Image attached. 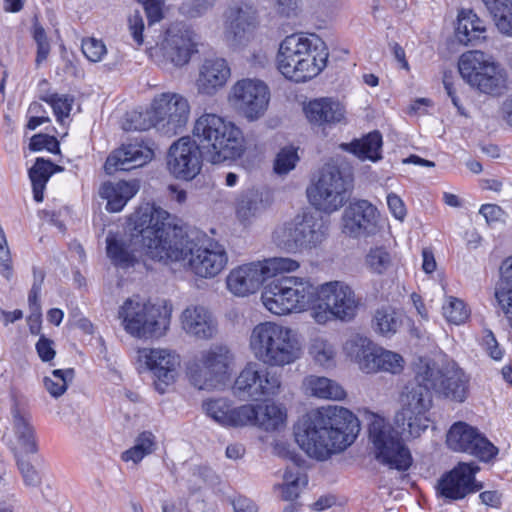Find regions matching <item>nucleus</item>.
Returning a JSON list of instances; mask_svg holds the SVG:
<instances>
[{
    "instance_id": "obj_1",
    "label": "nucleus",
    "mask_w": 512,
    "mask_h": 512,
    "mask_svg": "<svg viewBox=\"0 0 512 512\" xmlns=\"http://www.w3.org/2000/svg\"><path fill=\"white\" fill-rule=\"evenodd\" d=\"M170 218L167 211L155 205H147L135 214V229L151 259L165 264L180 263L201 278L220 274L228 263L225 247L206 235H179Z\"/></svg>"
},
{
    "instance_id": "obj_2",
    "label": "nucleus",
    "mask_w": 512,
    "mask_h": 512,
    "mask_svg": "<svg viewBox=\"0 0 512 512\" xmlns=\"http://www.w3.org/2000/svg\"><path fill=\"white\" fill-rule=\"evenodd\" d=\"M360 431L358 418L348 409L338 406L313 410L294 427L295 440L307 455L325 460L333 453L350 446Z\"/></svg>"
},
{
    "instance_id": "obj_3",
    "label": "nucleus",
    "mask_w": 512,
    "mask_h": 512,
    "mask_svg": "<svg viewBox=\"0 0 512 512\" xmlns=\"http://www.w3.org/2000/svg\"><path fill=\"white\" fill-rule=\"evenodd\" d=\"M328 56V49L319 37L292 34L280 44L277 66L285 78L305 82L326 67Z\"/></svg>"
},
{
    "instance_id": "obj_4",
    "label": "nucleus",
    "mask_w": 512,
    "mask_h": 512,
    "mask_svg": "<svg viewBox=\"0 0 512 512\" xmlns=\"http://www.w3.org/2000/svg\"><path fill=\"white\" fill-rule=\"evenodd\" d=\"M193 139L203 149L204 158L212 164L235 160L245 151V140L239 127L223 117L204 113L193 126Z\"/></svg>"
},
{
    "instance_id": "obj_5",
    "label": "nucleus",
    "mask_w": 512,
    "mask_h": 512,
    "mask_svg": "<svg viewBox=\"0 0 512 512\" xmlns=\"http://www.w3.org/2000/svg\"><path fill=\"white\" fill-rule=\"evenodd\" d=\"M249 345L255 359L268 368L290 365L302 355L301 345L292 329L273 322L256 325Z\"/></svg>"
},
{
    "instance_id": "obj_6",
    "label": "nucleus",
    "mask_w": 512,
    "mask_h": 512,
    "mask_svg": "<svg viewBox=\"0 0 512 512\" xmlns=\"http://www.w3.org/2000/svg\"><path fill=\"white\" fill-rule=\"evenodd\" d=\"M318 289L304 278L283 276L273 279L262 292L263 305L275 315L301 312L315 302Z\"/></svg>"
},
{
    "instance_id": "obj_7",
    "label": "nucleus",
    "mask_w": 512,
    "mask_h": 512,
    "mask_svg": "<svg viewBox=\"0 0 512 512\" xmlns=\"http://www.w3.org/2000/svg\"><path fill=\"white\" fill-rule=\"evenodd\" d=\"M432 391L428 381L418 379L417 364L414 381L406 386L401 397V410L395 415V424L404 435L417 438L428 428L430 419L427 413L433 404Z\"/></svg>"
},
{
    "instance_id": "obj_8",
    "label": "nucleus",
    "mask_w": 512,
    "mask_h": 512,
    "mask_svg": "<svg viewBox=\"0 0 512 512\" xmlns=\"http://www.w3.org/2000/svg\"><path fill=\"white\" fill-rule=\"evenodd\" d=\"M458 68L464 81L480 93L500 96L507 89L505 69L482 51L463 53Z\"/></svg>"
},
{
    "instance_id": "obj_9",
    "label": "nucleus",
    "mask_w": 512,
    "mask_h": 512,
    "mask_svg": "<svg viewBox=\"0 0 512 512\" xmlns=\"http://www.w3.org/2000/svg\"><path fill=\"white\" fill-rule=\"evenodd\" d=\"M409 438L381 417H375L369 425V440L374 457L390 469L406 471L411 467L412 456L404 442Z\"/></svg>"
},
{
    "instance_id": "obj_10",
    "label": "nucleus",
    "mask_w": 512,
    "mask_h": 512,
    "mask_svg": "<svg viewBox=\"0 0 512 512\" xmlns=\"http://www.w3.org/2000/svg\"><path fill=\"white\" fill-rule=\"evenodd\" d=\"M418 379L428 381L433 391L445 399L463 403L469 393V377L454 361L437 365L429 359H420Z\"/></svg>"
},
{
    "instance_id": "obj_11",
    "label": "nucleus",
    "mask_w": 512,
    "mask_h": 512,
    "mask_svg": "<svg viewBox=\"0 0 512 512\" xmlns=\"http://www.w3.org/2000/svg\"><path fill=\"white\" fill-rule=\"evenodd\" d=\"M351 182L336 165L326 164L319 171L317 180L307 189L308 199L316 210L331 214L348 201Z\"/></svg>"
},
{
    "instance_id": "obj_12",
    "label": "nucleus",
    "mask_w": 512,
    "mask_h": 512,
    "mask_svg": "<svg viewBox=\"0 0 512 512\" xmlns=\"http://www.w3.org/2000/svg\"><path fill=\"white\" fill-rule=\"evenodd\" d=\"M344 351L366 373L384 371L398 374L404 368V359L399 353L378 347L359 334L347 339Z\"/></svg>"
},
{
    "instance_id": "obj_13",
    "label": "nucleus",
    "mask_w": 512,
    "mask_h": 512,
    "mask_svg": "<svg viewBox=\"0 0 512 512\" xmlns=\"http://www.w3.org/2000/svg\"><path fill=\"white\" fill-rule=\"evenodd\" d=\"M124 330L133 337H160L166 332L169 320L161 309L150 303L127 299L118 311Z\"/></svg>"
},
{
    "instance_id": "obj_14",
    "label": "nucleus",
    "mask_w": 512,
    "mask_h": 512,
    "mask_svg": "<svg viewBox=\"0 0 512 512\" xmlns=\"http://www.w3.org/2000/svg\"><path fill=\"white\" fill-rule=\"evenodd\" d=\"M328 235V221L317 212L304 213L277 232L278 245L296 252L320 245Z\"/></svg>"
},
{
    "instance_id": "obj_15",
    "label": "nucleus",
    "mask_w": 512,
    "mask_h": 512,
    "mask_svg": "<svg viewBox=\"0 0 512 512\" xmlns=\"http://www.w3.org/2000/svg\"><path fill=\"white\" fill-rule=\"evenodd\" d=\"M280 388V374L268 367L250 362L235 379L232 391L240 400L262 401L277 395Z\"/></svg>"
},
{
    "instance_id": "obj_16",
    "label": "nucleus",
    "mask_w": 512,
    "mask_h": 512,
    "mask_svg": "<svg viewBox=\"0 0 512 512\" xmlns=\"http://www.w3.org/2000/svg\"><path fill=\"white\" fill-rule=\"evenodd\" d=\"M259 25L256 6L249 1L230 3L223 13V39L233 49L247 45Z\"/></svg>"
},
{
    "instance_id": "obj_17",
    "label": "nucleus",
    "mask_w": 512,
    "mask_h": 512,
    "mask_svg": "<svg viewBox=\"0 0 512 512\" xmlns=\"http://www.w3.org/2000/svg\"><path fill=\"white\" fill-rule=\"evenodd\" d=\"M150 113L154 118V128L168 137L180 134L185 128L190 114L187 99L172 92L161 93L154 97Z\"/></svg>"
},
{
    "instance_id": "obj_18",
    "label": "nucleus",
    "mask_w": 512,
    "mask_h": 512,
    "mask_svg": "<svg viewBox=\"0 0 512 512\" xmlns=\"http://www.w3.org/2000/svg\"><path fill=\"white\" fill-rule=\"evenodd\" d=\"M197 52L193 32L188 28H171L160 45L151 48L150 56L162 68L182 67Z\"/></svg>"
},
{
    "instance_id": "obj_19",
    "label": "nucleus",
    "mask_w": 512,
    "mask_h": 512,
    "mask_svg": "<svg viewBox=\"0 0 512 512\" xmlns=\"http://www.w3.org/2000/svg\"><path fill=\"white\" fill-rule=\"evenodd\" d=\"M269 99L268 86L261 80L250 78L237 81L228 97L230 104L250 121L264 115Z\"/></svg>"
},
{
    "instance_id": "obj_20",
    "label": "nucleus",
    "mask_w": 512,
    "mask_h": 512,
    "mask_svg": "<svg viewBox=\"0 0 512 512\" xmlns=\"http://www.w3.org/2000/svg\"><path fill=\"white\" fill-rule=\"evenodd\" d=\"M446 443L451 450L473 455L484 462L490 461L498 453V448L477 428L462 421L450 427Z\"/></svg>"
},
{
    "instance_id": "obj_21",
    "label": "nucleus",
    "mask_w": 512,
    "mask_h": 512,
    "mask_svg": "<svg viewBox=\"0 0 512 512\" xmlns=\"http://www.w3.org/2000/svg\"><path fill=\"white\" fill-rule=\"evenodd\" d=\"M203 160V149L194 139L184 136L170 146L167 167L175 178L192 180L200 173Z\"/></svg>"
},
{
    "instance_id": "obj_22",
    "label": "nucleus",
    "mask_w": 512,
    "mask_h": 512,
    "mask_svg": "<svg viewBox=\"0 0 512 512\" xmlns=\"http://www.w3.org/2000/svg\"><path fill=\"white\" fill-rule=\"evenodd\" d=\"M480 467L474 462H459L438 481L437 495L448 501L464 499L467 495L480 491L483 483L476 480Z\"/></svg>"
},
{
    "instance_id": "obj_23",
    "label": "nucleus",
    "mask_w": 512,
    "mask_h": 512,
    "mask_svg": "<svg viewBox=\"0 0 512 512\" xmlns=\"http://www.w3.org/2000/svg\"><path fill=\"white\" fill-rule=\"evenodd\" d=\"M229 350L216 345L203 351L200 366L191 373V381L200 390H210L222 385L227 374Z\"/></svg>"
},
{
    "instance_id": "obj_24",
    "label": "nucleus",
    "mask_w": 512,
    "mask_h": 512,
    "mask_svg": "<svg viewBox=\"0 0 512 512\" xmlns=\"http://www.w3.org/2000/svg\"><path fill=\"white\" fill-rule=\"evenodd\" d=\"M138 359L153 374L156 390L163 394L169 385L173 384L180 357L175 352L165 348L144 347L138 350Z\"/></svg>"
},
{
    "instance_id": "obj_25",
    "label": "nucleus",
    "mask_w": 512,
    "mask_h": 512,
    "mask_svg": "<svg viewBox=\"0 0 512 512\" xmlns=\"http://www.w3.org/2000/svg\"><path fill=\"white\" fill-rule=\"evenodd\" d=\"M317 297L323 305L332 309L336 319L350 321L357 313L359 300L352 288L345 283L339 281L325 283L318 290Z\"/></svg>"
},
{
    "instance_id": "obj_26",
    "label": "nucleus",
    "mask_w": 512,
    "mask_h": 512,
    "mask_svg": "<svg viewBox=\"0 0 512 512\" xmlns=\"http://www.w3.org/2000/svg\"><path fill=\"white\" fill-rule=\"evenodd\" d=\"M154 157L153 149L143 141L122 145L106 159L105 170L108 174L115 171H129L150 162Z\"/></svg>"
},
{
    "instance_id": "obj_27",
    "label": "nucleus",
    "mask_w": 512,
    "mask_h": 512,
    "mask_svg": "<svg viewBox=\"0 0 512 512\" xmlns=\"http://www.w3.org/2000/svg\"><path fill=\"white\" fill-rule=\"evenodd\" d=\"M376 219L377 209L367 200L350 203L342 217L343 232L353 238L367 235L375 229Z\"/></svg>"
},
{
    "instance_id": "obj_28",
    "label": "nucleus",
    "mask_w": 512,
    "mask_h": 512,
    "mask_svg": "<svg viewBox=\"0 0 512 512\" xmlns=\"http://www.w3.org/2000/svg\"><path fill=\"white\" fill-rule=\"evenodd\" d=\"M266 280L261 261L243 264L232 269L227 276V288L236 296L256 292Z\"/></svg>"
},
{
    "instance_id": "obj_29",
    "label": "nucleus",
    "mask_w": 512,
    "mask_h": 512,
    "mask_svg": "<svg viewBox=\"0 0 512 512\" xmlns=\"http://www.w3.org/2000/svg\"><path fill=\"white\" fill-rule=\"evenodd\" d=\"M148 204L145 205V207ZM144 208V206L139 207L130 217V222L133 225V233H132V239L129 242L117 239L112 236H107L106 243H107V255L110 258L111 262L118 267L121 268H128L134 266V264L137 262V254L136 250L132 247L133 243L141 244L142 252L151 258L145 250V247L142 242V237L140 233L135 229V222L134 217L135 214L140 210Z\"/></svg>"
},
{
    "instance_id": "obj_30",
    "label": "nucleus",
    "mask_w": 512,
    "mask_h": 512,
    "mask_svg": "<svg viewBox=\"0 0 512 512\" xmlns=\"http://www.w3.org/2000/svg\"><path fill=\"white\" fill-rule=\"evenodd\" d=\"M181 324L187 334L198 339H211L217 332L216 320L203 306L187 307L182 312Z\"/></svg>"
},
{
    "instance_id": "obj_31",
    "label": "nucleus",
    "mask_w": 512,
    "mask_h": 512,
    "mask_svg": "<svg viewBox=\"0 0 512 512\" xmlns=\"http://www.w3.org/2000/svg\"><path fill=\"white\" fill-rule=\"evenodd\" d=\"M230 77V68L223 58L206 59L200 67L196 84L200 93L214 94Z\"/></svg>"
},
{
    "instance_id": "obj_32",
    "label": "nucleus",
    "mask_w": 512,
    "mask_h": 512,
    "mask_svg": "<svg viewBox=\"0 0 512 512\" xmlns=\"http://www.w3.org/2000/svg\"><path fill=\"white\" fill-rule=\"evenodd\" d=\"M269 205V199L263 192L257 189H247L242 191L236 199V217L242 225H250L266 211Z\"/></svg>"
},
{
    "instance_id": "obj_33",
    "label": "nucleus",
    "mask_w": 512,
    "mask_h": 512,
    "mask_svg": "<svg viewBox=\"0 0 512 512\" xmlns=\"http://www.w3.org/2000/svg\"><path fill=\"white\" fill-rule=\"evenodd\" d=\"M308 121L313 125H331L340 122L344 118V108L331 98H320L310 101L304 107Z\"/></svg>"
},
{
    "instance_id": "obj_34",
    "label": "nucleus",
    "mask_w": 512,
    "mask_h": 512,
    "mask_svg": "<svg viewBox=\"0 0 512 512\" xmlns=\"http://www.w3.org/2000/svg\"><path fill=\"white\" fill-rule=\"evenodd\" d=\"M139 191V184L133 181L105 182L99 189L101 198L107 200L106 209L109 212H120L128 200Z\"/></svg>"
},
{
    "instance_id": "obj_35",
    "label": "nucleus",
    "mask_w": 512,
    "mask_h": 512,
    "mask_svg": "<svg viewBox=\"0 0 512 512\" xmlns=\"http://www.w3.org/2000/svg\"><path fill=\"white\" fill-rule=\"evenodd\" d=\"M382 135L375 130L360 139H354L350 143L341 144V148L354 154L360 160L376 162L382 159Z\"/></svg>"
},
{
    "instance_id": "obj_36",
    "label": "nucleus",
    "mask_w": 512,
    "mask_h": 512,
    "mask_svg": "<svg viewBox=\"0 0 512 512\" xmlns=\"http://www.w3.org/2000/svg\"><path fill=\"white\" fill-rule=\"evenodd\" d=\"M303 387L307 394L320 399L343 400L346 396L345 390L339 383L323 376L305 377Z\"/></svg>"
},
{
    "instance_id": "obj_37",
    "label": "nucleus",
    "mask_w": 512,
    "mask_h": 512,
    "mask_svg": "<svg viewBox=\"0 0 512 512\" xmlns=\"http://www.w3.org/2000/svg\"><path fill=\"white\" fill-rule=\"evenodd\" d=\"M403 325V316L391 306H382L375 310L372 318L373 330L386 338L393 337Z\"/></svg>"
},
{
    "instance_id": "obj_38",
    "label": "nucleus",
    "mask_w": 512,
    "mask_h": 512,
    "mask_svg": "<svg viewBox=\"0 0 512 512\" xmlns=\"http://www.w3.org/2000/svg\"><path fill=\"white\" fill-rule=\"evenodd\" d=\"M485 32L482 21L471 10H462L458 14L456 37L460 43L465 45H473L475 41L481 38Z\"/></svg>"
},
{
    "instance_id": "obj_39",
    "label": "nucleus",
    "mask_w": 512,
    "mask_h": 512,
    "mask_svg": "<svg viewBox=\"0 0 512 512\" xmlns=\"http://www.w3.org/2000/svg\"><path fill=\"white\" fill-rule=\"evenodd\" d=\"M56 169H59L57 165L43 158H37L34 165L29 169L33 198L36 202L43 201L46 184Z\"/></svg>"
},
{
    "instance_id": "obj_40",
    "label": "nucleus",
    "mask_w": 512,
    "mask_h": 512,
    "mask_svg": "<svg viewBox=\"0 0 512 512\" xmlns=\"http://www.w3.org/2000/svg\"><path fill=\"white\" fill-rule=\"evenodd\" d=\"M13 426L18 443L23 452L26 454L37 453L38 445L30 417L22 415L18 410H15L13 412Z\"/></svg>"
},
{
    "instance_id": "obj_41",
    "label": "nucleus",
    "mask_w": 512,
    "mask_h": 512,
    "mask_svg": "<svg viewBox=\"0 0 512 512\" xmlns=\"http://www.w3.org/2000/svg\"><path fill=\"white\" fill-rule=\"evenodd\" d=\"M256 419L254 426L265 431H274L282 426L286 419L285 409L275 403L267 404L264 407L257 405Z\"/></svg>"
},
{
    "instance_id": "obj_42",
    "label": "nucleus",
    "mask_w": 512,
    "mask_h": 512,
    "mask_svg": "<svg viewBox=\"0 0 512 512\" xmlns=\"http://www.w3.org/2000/svg\"><path fill=\"white\" fill-rule=\"evenodd\" d=\"M364 264L372 274L382 275L393 266V257L385 246H375L368 250Z\"/></svg>"
},
{
    "instance_id": "obj_43",
    "label": "nucleus",
    "mask_w": 512,
    "mask_h": 512,
    "mask_svg": "<svg viewBox=\"0 0 512 512\" xmlns=\"http://www.w3.org/2000/svg\"><path fill=\"white\" fill-rule=\"evenodd\" d=\"M74 378V370L69 369H55L51 372V375L46 376L43 380L44 386L48 393L58 398L63 395L68 387V383Z\"/></svg>"
},
{
    "instance_id": "obj_44",
    "label": "nucleus",
    "mask_w": 512,
    "mask_h": 512,
    "mask_svg": "<svg viewBox=\"0 0 512 512\" xmlns=\"http://www.w3.org/2000/svg\"><path fill=\"white\" fill-rule=\"evenodd\" d=\"M153 446L154 435L151 432H143L137 437L135 445L122 453L121 459L125 462L132 461L137 464L146 455L152 453Z\"/></svg>"
},
{
    "instance_id": "obj_45",
    "label": "nucleus",
    "mask_w": 512,
    "mask_h": 512,
    "mask_svg": "<svg viewBox=\"0 0 512 512\" xmlns=\"http://www.w3.org/2000/svg\"><path fill=\"white\" fill-rule=\"evenodd\" d=\"M262 268L265 272L266 280L268 278H279L283 273L296 271L300 264L294 259L288 257H274L265 259L261 262Z\"/></svg>"
},
{
    "instance_id": "obj_46",
    "label": "nucleus",
    "mask_w": 512,
    "mask_h": 512,
    "mask_svg": "<svg viewBox=\"0 0 512 512\" xmlns=\"http://www.w3.org/2000/svg\"><path fill=\"white\" fill-rule=\"evenodd\" d=\"M284 483L280 486L282 490V499L285 501H293L299 496L300 482L307 484L305 475H301L299 468L287 469L284 473Z\"/></svg>"
},
{
    "instance_id": "obj_47",
    "label": "nucleus",
    "mask_w": 512,
    "mask_h": 512,
    "mask_svg": "<svg viewBox=\"0 0 512 512\" xmlns=\"http://www.w3.org/2000/svg\"><path fill=\"white\" fill-rule=\"evenodd\" d=\"M309 353L320 366L330 367L334 364L335 349L330 342L322 337L312 339Z\"/></svg>"
},
{
    "instance_id": "obj_48",
    "label": "nucleus",
    "mask_w": 512,
    "mask_h": 512,
    "mask_svg": "<svg viewBox=\"0 0 512 512\" xmlns=\"http://www.w3.org/2000/svg\"><path fill=\"white\" fill-rule=\"evenodd\" d=\"M442 310L445 319L455 325L464 323L471 313L463 300L452 296L447 298Z\"/></svg>"
},
{
    "instance_id": "obj_49",
    "label": "nucleus",
    "mask_w": 512,
    "mask_h": 512,
    "mask_svg": "<svg viewBox=\"0 0 512 512\" xmlns=\"http://www.w3.org/2000/svg\"><path fill=\"white\" fill-rule=\"evenodd\" d=\"M231 405V401L225 398L209 399L203 403V409L215 422L227 427Z\"/></svg>"
},
{
    "instance_id": "obj_50",
    "label": "nucleus",
    "mask_w": 512,
    "mask_h": 512,
    "mask_svg": "<svg viewBox=\"0 0 512 512\" xmlns=\"http://www.w3.org/2000/svg\"><path fill=\"white\" fill-rule=\"evenodd\" d=\"M298 161L299 156L295 147H283L276 154L273 165L274 172L279 176L286 175L296 167Z\"/></svg>"
},
{
    "instance_id": "obj_51",
    "label": "nucleus",
    "mask_w": 512,
    "mask_h": 512,
    "mask_svg": "<svg viewBox=\"0 0 512 512\" xmlns=\"http://www.w3.org/2000/svg\"><path fill=\"white\" fill-rule=\"evenodd\" d=\"M255 419V405L244 404L239 407H233L231 405L227 427L254 426Z\"/></svg>"
},
{
    "instance_id": "obj_52",
    "label": "nucleus",
    "mask_w": 512,
    "mask_h": 512,
    "mask_svg": "<svg viewBox=\"0 0 512 512\" xmlns=\"http://www.w3.org/2000/svg\"><path fill=\"white\" fill-rule=\"evenodd\" d=\"M40 99L52 107L57 120L60 122H62L64 118L70 115L74 102L73 97L69 95H60L57 93L41 96Z\"/></svg>"
},
{
    "instance_id": "obj_53",
    "label": "nucleus",
    "mask_w": 512,
    "mask_h": 512,
    "mask_svg": "<svg viewBox=\"0 0 512 512\" xmlns=\"http://www.w3.org/2000/svg\"><path fill=\"white\" fill-rule=\"evenodd\" d=\"M154 127V118L150 113V108L146 111H133L127 115L123 128L127 131L138 130L145 131Z\"/></svg>"
},
{
    "instance_id": "obj_54",
    "label": "nucleus",
    "mask_w": 512,
    "mask_h": 512,
    "mask_svg": "<svg viewBox=\"0 0 512 512\" xmlns=\"http://www.w3.org/2000/svg\"><path fill=\"white\" fill-rule=\"evenodd\" d=\"M32 37L37 44L36 65L39 66L45 61L50 53V44L45 32V29L37 21L34 22L32 27Z\"/></svg>"
},
{
    "instance_id": "obj_55",
    "label": "nucleus",
    "mask_w": 512,
    "mask_h": 512,
    "mask_svg": "<svg viewBox=\"0 0 512 512\" xmlns=\"http://www.w3.org/2000/svg\"><path fill=\"white\" fill-rule=\"evenodd\" d=\"M496 299L512 327V286L501 279L495 292Z\"/></svg>"
},
{
    "instance_id": "obj_56",
    "label": "nucleus",
    "mask_w": 512,
    "mask_h": 512,
    "mask_svg": "<svg viewBox=\"0 0 512 512\" xmlns=\"http://www.w3.org/2000/svg\"><path fill=\"white\" fill-rule=\"evenodd\" d=\"M0 274L7 280L13 275L10 249L3 228L0 226Z\"/></svg>"
},
{
    "instance_id": "obj_57",
    "label": "nucleus",
    "mask_w": 512,
    "mask_h": 512,
    "mask_svg": "<svg viewBox=\"0 0 512 512\" xmlns=\"http://www.w3.org/2000/svg\"><path fill=\"white\" fill-rule=\"evenodd\" d=\"M0 274L7 280L13 275L10 249L3 228L0 226Z\"/></svg>"
},
{
    "instance_id": "obj_58",
    "label": "nucleus",
    "mask_w": 512,
    "mask_h": 512,
    "mask_svg": "<svg viewBox=\"0 0 512 512\" xmlns=\"http://www.w3.org/2000/svg\"><path fill=\"white\" fill-rule=\"evenodd\" d=\"M215 2L216 0H185L180 10L189 17H200L210 10Z\"/></svg>"
},
{
    "instance_id": "obj_59",
    "label": "nucleus",
    "mask_w": 512,
    "mask_h": 512,
    "mask_svg": "<svg viewBox=\"0 0 512 512\" xmlns=\"http://www.w3.org/2000/svg\"><path fill=\"white\" fill-rule=\"evenodd\" d=\"M82 52L91 62H99L106 54V46L101 40L89 38L82 42Z\"/></svg>"
},
{
    "instance_id": "obj_60",
    "label": "nucleus",
    "mask_w": 512,
    "mask_h": 512,
    "mask_svg": "<svg viewBox=\"0 0 512 512\" xmlns=\"http://www.w3.org/2000/svg\"><path fill=\"white\" fill-rule=\"evenodd\" d=\"M29 147L33 151H40L46 149L51 153H59V142L54 136H50L47 134H36L31 140Z\"/></svg>"
},
{
    "instance_id": "obj_61",
    "label": "nucleus",
    "mask_w": 512,
    "mask_h": 512,
    "mask_svg": "<svg viewBox=\"0 0 512 512\" xmlns=\"http://www.w3.org/2000/svg\"><path fill=\"white\" fill-rule=\"evenodd\" d=\"M144 20L139 11H134L128 18V30L137 47L143 44Z\"/></svg>"
},
{
    "instance_id": "obj_62",
    "label": "nucleus",
    "mask_w": 512,
    "mask_h": 512,
    "mask_svg": "<svg viewBox=\"0 0 512 512\" xmlns=\"http://www.w3.org/2000/svg\"><path fill=\"white\" fill-rule=\"evenodd\" d=\"M145 10L149 24L159 22L163 18L164 0H138Z\"/></svg>"
},
{
    "instance_id": "obj_63",
    "label": "nucleus",
    "mask_w": 512,
    "mask_h": 512,
    "mask_svg": "<svg viewBox=\"0 0 512 512\" xmlns=\"http://www.w3.org/2000/svg\"><path fill=\"white\" fill-rule=\"evenodd\" d=\"M482 344L489 354V356L494 360H500L503 357V350L500 348L494 334L491 331H486L483 336Z\"/></svg>"
},
{
    "instance_id": "obj_64",
    "label": "nucleus",
    "mask_w": 512,
    "mask_h": 512,
    "mask_svg": "<svg viewBox=\"0 0 512 512\" xmlns=\"http://www.w3.org/2000/svg\"><path fill=\"white\" fill-rule=\"evenodd\" d=\"M493 20L502 34L512 37V4L500 16L493 17Z\"/></svg>"
}]
</instances>
